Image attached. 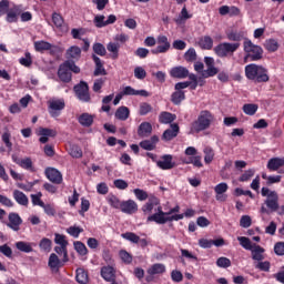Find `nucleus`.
<instances>
[{
	"label": "nucleus",
	"instance_id": "obj_60",
	"mask_svg": "<svg viewBox=\"0 0 284 284\" xmlns=\"http://www.w3.org/2000/svg\"><path fill=\"white\" fill-rule=\"evenodd\" d=\"M256 270H260L261 272H270V268L272 267V264L270 261H260L255 264Z\"/></svg>",
	"mask_w": 284,
	"mask_h": 284
},
{
	"label": "nucleus",
	"instance_id": "obj_27",
	"mask_svg": "<svg viewBox=\"0 0 284 284\" xmlns=\"http://www.w3.org/2000/svg\"><path fill=\"white\" fill-rule=\"evenodd\" d=\"M92 59L95 63V70H94V77H105L108 74V71H105V68H103V62H101V58L97 55H92Z\"/></svg>",
	"mask_w": 284,
	"mask_h": 284
},
{
	"label": "nucleus",
	"instance_id": "obj_28",
	"mask_svg": "<svg viewBox=\"0 0 284 284\" xmlns=\"http://www.w3.org/2000/svg\"><path fill=\"white\" fill-rule=\"evenodd\" d=\"M13 199L18 205L28 206V203H29L28 195L24 194L23 192L19 190L13 191Z\"/></svg>",
	"mask_w": 284,
	"mask_h": 284
},
{
	"label": "nucleus",
	"instance_id": "obj_61",
	"mask_svg": "<svg viewBox=\"0 0 284 284\" xmlns=\"http://www.w3.org/2000/svg\"><path fill=\"white\" fill-rule=\"evenodd\" d=\"M217 267H223L224 270L227 267H232V261L227 257H219L216 260Z\"/></svg>",
	"mask_w": 284,
	"mask_h": 284
},
{
	"label": "nucleus",
	"instance_id": "obj_49",
	"mask_svg": "<svg viewBox=\"0 0 284 284\" xmlns=\"http://www.w3.org/2000/svg\"><path fill=\"white\" fill-rule=\"evenodd\" d=\"M264 48H266L268 52H276L278 50V41L275 39H268L265 41Z\"/></svg>",
	"mask_w": 284,
	"mask_h": 284
},
{
	"label": "nucleus",
	"instance_id": "obj_8",
	"mask_svg": "<svg viewBox=\"0 0 284 284\" xmlns=\"http://www.w3.org/2000/svg\"><path fill=\"white\" fill-rule=\"evenodd\" d=\"M49 104V114L53 119H57V116H61V111L65 108V101L62 99H53L48 102Z\"/></svg>",
	"mask_w": 284,
	"mask_h": 284
},
{
	"label": "nucleus",
	"instance_id": "obj_38",
	"mask_svg": "<svg viewBox=\"0 0 284 284\" xmlns=\"http://www.w3.org/2000/svg\"><path fill=\"white\" fill-rule=\"evenodd\" d=\"M187 19H192V14L187 12V8L183 7L178 18H175V23L178 26H183Z\"/></svg>",
	"mask_w": 284,
	"mask_h": 284
},
{
	"label": "nucleus",
	"instance_id": "obj_30",
	"mask_svg": "<svg viewBox=\"0 0 284 284\" xmlns=\"http://www.w3.org/2000/svg\"><path fill=\"white\" fill-rule=\"evenodd\" d=\"M101 276L104 281L112 283L114 281V267L112 266H104L101 268Z\"/></svg>",
	"mask_w": 284,
	"mask_h": 284
},
{
	"label": "nucleus",
	"instance_id": "obj_35",
	"mask_svg": "<svg viewBox=\"0 0 284 284\" xmlns=\"http://www.w3.org/2000/svg\"><path fill=\"white\" fill-rule=\"evenodd\" d=\"M139 136H149L152 134V124L150 122H142L138 129Z\"/></svg>",
	"mask_w": 284,
	"mask_h": 284
},
{
	"label": "nucleus",
	"instance_id": "obj_32",
	"mask_svg": "<svg viewBox=\"0 0 284 284\" xmlns=\"http://www.w3.org/2000/svg\"><path fill=\"white\" fill-rule=\"evenodd\" d=\"M33 45L36 52H47V50H52V48H54V45H52L50 42L43 40L36 41Z\"/></svg>",
	"mask_w": 284,
	"mask_h": 284
},
{
	"label": "nucleus",
	"instance_id": "obj_45",
	"mask_svg": "<svg viewBox=\"0 0 284 284\" xmlns=\"http://www.w3.org/2000/svg\"><path fill=\"white\" fill-rule=\"evenodd\" d=\"M69 154L73 159H81V156H83V151L78 145L71 144L69 149Z\"/></svg>",
	"mask_w": 284,
	"mask_h": 284
},
{
	"label": "nucleus",
	"instance_id": "obj_24",
	"mask_svg": "<svg viewBox=\"0 0 284 284\" xmlns=\"http://www.w3.org/2000/svg\"><path fill=\"white\" fill-rule=\"evenodd\" d=\"M179 135V124L174 123L171 124V128L165 130L162 139L163 141H172V139L176 138Z\"/></svg>",
	"mask_w": 284,
	"mask_h": 284
},
{
	"label": "nucleus",
	"instance_id": "obj_34",
	"mask_svg": "<svg viewBox=\"0 0 284 284\" xmlns=\"http://www.w3.org/2000/svg\"><path fill=\"white\" fill-rule=\"evenodd\" d=\"M146 272L148 274H150V276H154L156 274H165L166 268L164 264L156 263V264H153L151 267H149Z\"/></svg>",
	"mask_w": 284,
	"mask_h": 284
},
{
	"label": "nucleus",
	"instance_id": "obj_52",
	"mask_svg": "<svg viewBox=\"0 0 284 284\" xmlns=\"http://www.w3.org/2000/svg\"><path fill=\"white\" fill-rule=\"evenodd\" d=\"M75 278L80 284L88 283V272H85L83 268H78Z\"/></svg>",
	"mask_w": 284,
	"mask_h": 284
},
{
	"label": "nucleus",
	"instance_id": "obj_10",
	"mask_svg": "<svg viewBox=\"0 0 284 284\" xmlns=\"http://www.w3.org/2000/svg\"><path fill=\"white\" fill-rule=\"evenodd\" d=\"M93 23L95 28H105L108 26H112V23H116V16L110 14L108 19L103 14L94 16Z\"/></svg>",
	"mask_w": 284,
	"mask_h": 284
},
{
	"label": "nucleus",
	"instance_id": "obj_21",
	"mask_svg": "<svg viewBox=\"0 0 284 284\" xmlns=\"http://www.w3.org/2000/svg\"><path fill=\"white\" fill-rule=\"evenodd\" d=\"M63 263L64 262L60 261L59 256L54 253H52L49 256L48 266L50 267L51 272H59V270H61V267H63Z\"/></svg>",
	"mask_w": 284,
	"mask_h": 284
},
{
	"label": "nucleus",
	"instance_id": "obj_44",
	"mask_svg": "<svg viewBox=\"0 0 284 284\" xmlns=\"http://www.w3.org/2000/svg\"><path fill=\"white\" fill-rule=\"evenodd\" d=\"M237 241L240 243V245L244 248V250H248V252L254 247V244H252V241L250 240V237L246 236H239Z\"/></svg>",
	"mask_w": 284,
	"mask_h": 284
},
{
	"label": "nucleus",
	"instance_id": "obj_64",
	"mask_svg": "<svg viewBox=\"0 0 284 284\" xmlns=\"http://www.w3.org/2000/svg\"><path fill=\"white\" fill-rule=\"evenodd\" d=\"M133 193L135 194V197L138 199V201H148V192L141 189H135Z\"/></svg>",
	"mask_w": 284,
	"mask_h": 284
},
{
	"label": "nucleus",
	"instance_id": "obj_3",
	"mask_svg": "<svg viewBox=\"0 0 284 284\" xmlns=\"http://www.w3.org/2000/svg\"><path fill=\"white\" fill-rule=\"evenodd\" d=\"M214 123V115L210 111H202L196 121L191 124V134H199Z\"/></svg>",
	"mask_w": 284,
	"mask_h": 284
},
{
	"label": "nucleus",
	"instance_id": "obj_50",
	"mask_svg": "<svg viewBox=\"0 0 284 284\" xmlns=\"http://www.w3.org/2000/svg\"><path fill=\"white\" fill-rule=\"evenodd\" d=\"M243 112L245 114H247L248 116H254V114H256V112H258V105L257 104H244Z\"/></svg>",
	"mask_w": 284,
	"mask_h": 284
},
{
	"label": "nucleus",
	"instance_id": "obj_18",
	"mask_svg": "<svg viewBox=\"0 0 284 284\" xmlns=\"http://www.w3.org/2000/svg\"><path fill=\"white\" fill-rule=\"evenodd\" d=\"M122 97H150L145 90H136L132 87H125L122 91Z\"/></svg>",
	"mask_w": 284,
	"mask_h": 284
},
{
	"label": "nucleus",
	"instance_id": "obj_47",
	"mask_svg": "<svg viewBox=\"0 0 284 284\" xmlns=\"http://www.w3.org/2000/svg\"><path fill=\"white\" fill-rule=\"evenodd\" d=\"M39 247L42 252H50L52 250V240L43 237L39 243Z\"/></svg>",
	"mask_w": 284,
	"mask_h": 284
},
{
	"label": "nucleus",
	"instance_id": "obj_26",
	"mask_svg": "<svg viewBox=\"0 0 284 284\" xmlns=\"http://www.w3.org/2000/svg\"><path fill=\"white\" fill-rule=\"evenodd\" d=\"M23 221L21 220V216L17 213H10L9 214V224L8 226L11 227L14 232H19V225H21Z\"/></svg>",
	"mask_w": 284,
	"mask_h": 284
},
{
	"label": "nucleus",
	"instance_id": "obj_31",
	"mask_svg": "<svg viewBox=\"0 0 284 284\" xmlns=\"http://www.w3.org/2000/svg\"><path fill=\"white\" fill-rule=\"evenodd\" d=\"M33 243L23 241H19L16 243L17 250H19V252H23L24 254H30V252H33Z\"/></svg>",
	"mask_w": 284,
	"mask_h": 284
},
{
	"label": "nucleus",
	"instance_id": "obj_29",
	"mask_svg": "<svg viewBox=\"0 0 284 284\" xmlns=\"http://www.w3.org/2000/svg\"><path fill=\"white\" fill-rule=\"evenodd\" d=\"M67 59H73V61H79L81 59V48L78 45H72L67 50Z\"/></svg>",
	"mask_w": 284,
	"mask_h": 284
},
{
	"label": "nucleus",
	"instance_id": "obj_54",
	"mask_svg": "<svg viewBox=\"0 0 284 284\" xmlns=\"http://www.w3.org/2000/svg\"><path fill=\"white\" fill-rule=\"evenodd\" d=\"M108 203L111 205V207H114L115 210H121V205L123 202L116 197V195H109Z\"/></svg>",
	"mask_w": 284,
	"mask_h": 284
},
{
	"label": "nucleus",
	"instance_id": "obj_22",
	"mask_svg": "<svg viewBox=\"0 0 284 284\" xmlns=\"http://www.w3.org/2000/svg\"><path fill=\"white\" fill-rule=\"evenodd\" d=\"M58 77L64 83H70V81H72V73L69 71L65 63L60 65Z\"/></svg>",
	"mask_w": 284,
	"mask_h": 284
},
{
	"label": "nucleus",
	"instance_id": "obj_41",
	"mask_svg": "<svg viewBox=\"0 0 284 284\" xmlns=\"http://www.w3.org/2000/svg\"><path fill=\"white\" fill-rule=\"evenodd\" d=\"M246 34L245 31H231L227 33V39L230 41H242V39H245Z\"/></svg>",
	"mask_w": 284,
	"mask_h": 284
},
{
	"label": "nucleus",
	"instance_id": "obj_17",
	"mask_svg": "<svg viewBox=\"0 0 284 284\" xmlns=\"http://www.w3.org/2000/svg\"><path fill=\"white\" fill-rule=\"evenodd\" d=\"M251 256L253 261H264L265 260V248H263L261 245L258 244H253V247L251 248Z\"/></svg>",
	"mask_w": 284,
	"mask_h": 284
},
{
	"label": "nucleus",
	"instance_id": "obj_6",
	"mask_svg": "<svg viewBox=\"0 0 284 284\" xmlns=\"http://www.w3.org/2000/svg\"><path fill=\"white\" fill-rule=\"evenodd\" d=\"M239 48H241V43L239 42H223L214 48V52L217 57H227L229 54H234Z\"/></svg>",
	"mask_w": 284,
	"mask_h": 284
},
{
	"label": "nucleus",
	"instance_id": "obj_48",
	"mask_svg": "<svg viewBox=\"0 0 284 284\" xmlns=\"http://www.w3.org/2000/svg\"><path fill=\"white\" fill-rule=\"evenodd\" d=\"M204 152V163H206V165H210V163H212V161H214V150H212V148L206 146L203 150Z\"/></svg>",
	"mask_w": 284,
	"mask_h": 284
},
{
	"label": "nucleus",
	"instance_id": "obj_58",
	"mask_svg": "<svg viewBox=\"0 0 284 284\" xmlns=\"http://www.w3.org/2000/svg\"><path fill=\"white\" fill-rule=\"evenodd\" d=\"M54 252L59 254V256L63 255L62 263H68V247L67 246H55Z\"/></svg>",
	"mask_w": 284,
	"mask_h": 284
},
{
	"label": "nucleus",
	"instance_id": "obj_12",
	"mask_svg": "<svg viewBox=\"0 0 284 284\" xmlns=\"http://www.w3.org/2000/svg\"><path fill=\"white\" fill-rule=\"evenodd\" d=\"M45 176L51 181V183H55V185H61L63 182V175L54 168H48L45 170Z\"/></svg>",
	"mask_w": 284,
	"mask_h": 284
},
{
	"label": "nucleus",
	"instance_id": "obj_15",
	"mask_svg": "<svg viewBox=\"0 0 284 284\" xmlns=\"http://www.w3.org/2000/svg\"><path fill=\"white\" fill-rule=\"evenodd\" d=\"M190 75V71L185 67H173L170 70V77L173 79H187Z\"/></svg>",
	"mask_w": 284,
	"mask_h": 284
},
{
	"label": "nucleus",
	"instance_id": "obj_20",
	"mask_svg": "<svg viewBox=\"0 0 284 284\" xmlns=\"http://www.w3.org/2000/svg\"><path fill=\"white\" fill-rule=\"evenodd\" d=\"M52 23L57 30H61V32H68V27H65V21L63 20V17L58 13H52Z\"/></svg>",
	"mask_w": 284,
	"mask_h": 284
},
{
	"label": "nucleus",
	"instance_id": "obj_1",
	"mask_svg": "<svg viewBox=\"0 0 284 284\" xmlns=\"http://www.w3.org/2000/svg\"><path fill=\"white\" fill-rule=\"evenodd\" d=\"M181 206L176 205L169 212H163V207L158 206L156 213L148 216V223H158V225H165V223H172V221H183L185 215L179 214Z\"/></svg>",
	"mask_w": 284,
	"mask_h": 284
},
{
	"label": "nucleus",
	"instance_id": "obj_9",
	"mask_svg": "<svg viewBox=\"0 0 284 284\" xmlns=\"http://www.w3.org/2000/svg\"><path fill=\"white\" fill-rule=\"evenodd\" d=\"M171 48L170 40L165 36L158 37V47L151 50L152 54H165Z\"/></svg>",
	"mask_w": 284,
	"mask_h": 284
},
{
	"label": "nucleus",
	"instance_id": "obj_63",
	"mask_svg": "<svg viewBox=\"0 0 284 284\" xmlns=\"http://www.w3.org/2000/svg\"><path fill=\"white\" fill-rule=\"evenodd\" d=\"M184 59L185 61H189V62L196 61V50L194 48L189 49L184 53Z\"/></svg>",
	"mask_w": 284,
	"mask_h": 284
},
{
	"label": "nucleus",
	"instance_id": "obj_51",
	"mask_svg": "<svg viewBox=\"0 0 284 284\" xmlns=\"http://www.w3.org/2000/svg\"><path fill=\"white\" fill-rule=\"evenodd\" d=\"M216 74H219L216 67H207L206 70L202 71V79H210V77H216Z\"/></svg>",
	"mask_w": 284,
	"mask_h": 284
},
{
	"label": "nucleus",
	"instance_id": "obj_4",
	"mask_svg": "<svg viewBox=\"0 0 284 284\" xmlns=\"http://www.w3.org/2000/svg\"><path fill=\"white\" fill-rule=\"evenodd\" d=\"M244 52L246 53L245 61H260L263 59V48L253 43L252 40L245 39L243 43Z\"/></svg>",
	"mask_w": 284,
	"mask_h": 284
},
{
	"label": "nucleus",
	"instance_id": "obj_25",
	"mask_svg": "<svg viewBox=\"0 0 284 284\" xmlns=\"http://www.w3.org/2000/svg\"><path fill=\"white\" fill-rule=\"evenodd\" d=\"M154 207H156L155 209V214H156V210H159V207H161V205H159V199H156V197L149 200V202H146L142 206V212H144V214H151L153 212Z\"/></svg>",
	"mask_w": 284,
	"mask_h": 284
},
{
	"label": "nucleus",
	"instance_id": "obj_56",
	"mask_svg": "<svg viewBox=\"0 0 284 284\" xmlns=\"http://www.w3.org/2000/svg\"><path fill=\"white\" fill-rule=\"evenodd\" d=\"M121 236L125 239V241H130V243H139V241H141V237L133 232L123 233Z\"/></svg>",
	"mask_w": 284,
	"mask_h": 284
},
{
	"label": "nucleus",
	"instance_id": "obj_19",
	"mask_svg": "<svg viewBox=\"0 0 284 284\" xmlns=\"http://www.w3.org/2000/svg\"><path fill=\"white\" fill-rule=\"evenodd\" d=\"M267 170L270 172H278L281 168H284V158H272L268 160L266 164Z\"/></svg>",
	"mask_w": 284,
	"mask_h": 284
},
{
	"label": "nucleus",
	"instance_id": "obj_13",
	"mask_svg": "<svg viewBox=\"0 0 284 284\" xmlns=\"http://www.w3.org/2000/svg\"><path fill=\"white\" fill-rule=\"evenodd\" d=\"M156 165L160 170H172L173 168H176V163L173 162V156L170 154L163 155L159 161H156Z\"/></svg>",
	"mask_w": 284,
	"mask_h": 284
},
{
	"label": "nucleus",
	"instance_id": "obj_46",
	"mask_svg": "<svg viewBox=\"0 0 284 284\" xmlns=\"http://www.w3.org/2000/svg\"><path fill=\"white\" fill-rule=\"evenodd\" d=\"M81 233H83V227H80L77 225H73L67 229V234H69L73 239H79Z\"/></svg>",
	"mask_w": 284,
	"mask_h": 284
},
{
	"label": "nucleus",
	"instance_id": "obj_33",
	"mask_svg": "<svg viewBox=\"0 0 284 284\" xmlns=\"http://www.w3.org/2000/svg\"><path fill=\"white\" fill-rule=\"evenodd\" d=\"M78 121L80 125H83V128H90L92 123H94V116H92L90 113H82L79 118Z\"/></svg>",
	"mask_w": 284,
	"mask_h": 284
},
{
	"label": "nucleus",
	"instance_id": "obj_16",
	"mask_svg": "<svg viewBox=\"0 0 284 284\" xmlns=\"http://www.w3.org/2000/svg\"><path fill=\"white\" fill-rule=\"evenodd\" d=\"M37 134L40 136V143H48L49 136H57V132L54 130L47 128H39Z\"/></svg>",
	"mask_w": 284,
	"mask_h": 284
},
{
	"label": "nucleus",
	"instance_id": "obj_37",
	"mask_svg": "<svg viewBox=\"0 0 284 284\" xmlns=\"http://www.w3.org/2000/svg\"><path fill=\"white\" fill-rule=\"evenodd\" d=\"M201 155H194L193 158H184L182 159L185 165H194V168H203V162L201 161Z\"/></svg>",
	"mask_w": 284,
	"mask_h": 284
},
{
	"label": "nucleus",
	"instance_id": "obj_57",
	"mask_svg": "<svg viewBox=\"0 0 284 284\" xmlns=\"http://www.w3.org/2000/svg\"><path fill=\"white\" fill-rule=\"evenodd\" d=\"M20 65H24V68H30L32 65V55L30 52H26L23 58L19 59Z\"/></svg>",
	"mask_w": 284,
	"mask_h": 284
},
{
	"label": "nucleus",
	"instance_id": "obj_43",
	"mask_svg": "<svg viewBox=\"0 0 284 284\" xmlns=\"http://www.w3.org/2000/svg\"><path fill=\"white\" fill-rule=\"evenodd\" d=\"M171 101L174 103V105L181 104L182 101H185V92L183 91H175L171 95Z\"/></svg>",
	"mask_w": 284,
	"mask_h": 284
},
{
	"label": "nucleus",
	"instance_id": "obj_40",
	"mask_svg": "<svg viewBox=\"0 0 284 284\" xmlns=\"http://www.w3.org/2000/svg\"><path fill=\"white\" fill-rule=\"evenodd\" d=\"M115 116L120 121H128L130 119V109L128 106H120L115 112Z\"/></svg>",
	"mask_w": 284,
	"mask_h": 284
},
{
	"label": "nucleus",
	"instance_id": "obj_62",
	"mask_svg": "<svg viewBox=\"0 0 284 284\" xmlns=\"http://www.w3.org/2000/svg\"><path fill=\"white\" fill-rule=\"evenodd\" d=\"M18 165H20V168H23V170L32 171V159L30 158L22 159L18 161Z\"/></svg>",
	"mask_w": 284,
	"mask_h": 284
},
{
	"label": "nucleus",
	"instance_id": "obj_36",
	"mask_svg": "<svg viewBox=\"0 0 284 284\" xmlns=\"http://www.w3.org/2000/svg\"><path fill=\"white\" fill-rule=\"evenodd\" d=\"M199 45L202 50H212L214 40L210 36H204L199 40Z\"/></svg>",
	"mask_w": 284,
	"mask_h": 284
},
{
	"label": "nucleus",
	"instance_id": "obj_7",
	"mask_svg": "<svg viewBox=\"0 0 284 284\" xmlns=\"http://www.w3.org/2000/svg\"><path fill=\"white\" fill-rule=\"evenodd\" d=\"M75 97H78L79 101L82 103H90V88L88 83L80 82L74 87Z\"/></svg>",
	"mask_w": 284,
	"mask_h": 284
},
{
	"label": "nucleus",
	"instance_id": "obj_11",
	"mask_svg": "<svg viewBox=\"0 0 284 284\" xmlns=\"http://www.w3.org/2000/svg\"><path fill=\"white\" fill-rule=\"evenodd\" d=\"M230 190V186L225 182H221L214 186L215 199L219 203H225L227 195L225 194Z\"/></svg>",
	"mask_w": 284,
	"mask_h": 284
},
{
	"label": "nucleus",
	"instance_id": "obj_55",
	"mask_svg": "<svg viewBox=\"0 0 284 284\" xmlns=\"http://www.w3.org/2000/svg\"><path fill=\"white\" fill-rule=\"evenodd\" d=\"M54 243L57 245H60V247H68V245H69L65 235H62L59 233H55Z\"/></svg>",
	"mask_w": 284,
	"mask_h": 284
},
{
	"label": "nucleus",
	"instance_id": "obj_23",
	"mask_svg": "<svg viewBox=\"0 0 284 284\" xmlns=\"http://www.w3.org/2000/svg\"><path fill=\"white\" fill-rule=\"evenodd\" d=\"M19 14H21V7L13 6L9 9V12H7V21L8 23H17L19 20Z\"/></svg>",
	"mask_w": 284,
	"mask_h": 284
},
{
	"label": "nucleus",
	"instance_id": "obj_39",
	"mask_svg": "<svg viewBox=\"0 0 284 284\" xmlns=\"http://www.w3.org/2000/svg\"><path fill=\"white\" fill-rule=\"evenodd\" d=\"M175 120H176V115L170 112H162L159 115L160 123H163L165 125H168L169 123H172Z\"/></svg>",
	"mask_w": 284,
	"mask_h": 284
},
{
	"label": "nucleus",
	"instance_id": "obj_59",
	"mask_svg": "<svg viewBox=\"0 0 284 284\" xmlns=\"http://www.w3.org/2000/svg\"><path fill=\"white\" fill-rule=\"evenodd\" d=\"M43 196V193L38 192L36 194H31V203L32 205H39V207L43 206V201L41 200V197Z\"/></svg>",
	"mask_w": 284,
	"mask_h": 284
},
{
	"label": "nucleus",
	"instance_id": "obj_2",
	"mask_svg": "<svg viewBox=\"0 0 284 284\" xmlns=\"http://www.w3.org/2000/svg\"><path fill=\"white\" fill-rule=\"evenodd\" d=\"M245 77L255 83H267V81H270L267 69H265L263 65H257L254 63L245 67Z\"/></svg>",
	"mask_w": 284,
	"mask_h": 284
},
{
	"label": "nucleus",
	"instance_id": "obj_42",
	"mask_svg": "<svg viewBox=\"0 0 284 284\" xmlns=\"http://www.w3.org/2000/svg\"><path fill=\"white\" fill-rule=\"evenodd\" d=\"M120 48H121V44H119V42H109L106 45V50L112 53L113 59L119 58Z\"/></svg>",
	"mask_w": 284,
	"mask_h": 284
},
{
	"label": "nucleus",
	"instance_id": "obj_5",
	"mask_svg": "<svg viewBox=\"0 0 284 284\" xmlns=\"http://www.w3.org/2000/svg\"><path fill=\"white\" fill-rule=\"evenodd\" d=\"M262 196H266L265 205L272 212H276L278 210V193L276 191H271L267 187H262L261 191Z\"/></svg>",
	"mask_w": 284,
	"mask_h": 284
},
{
	"label": "nucleus",
	"instance_id": "obj_53",
	"mask_svg": "<svg viewBox=\"0 0 284 284\" xmlns=\"http://www.w3.org/2000/svg\"><path fill=\"white\" fill-rule=\"evenodd\" d=\"M73 247H74L75 252H78V254H80V256H85V254H88V247L85 246V244H83L80 241L74 242Z\"/></svg>",
	"mask_w": 284,
	"mask_h": 284
},
{
	"label": "nucleus",
	"instance_id": "obj_14",
	"mask_svg": "<svg viewBox=\"0 0 284 284\" xmlns=\"http://www.w3.org/2000/svg\"><path fill=\"white\" fill-rule=\"evenodd\" d=\"M120 210L123 214H136L139 212V204L134 200H128L122 202Z\"/></svg>",
	"mask_w": 284,
	"mask_h": 284
}]
</instances>
